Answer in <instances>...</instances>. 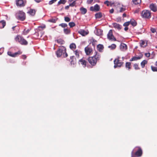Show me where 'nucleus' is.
I'll return each mask as SVG.
<instances>
[{
  "label": "nucleus",
  "instance_id": "obj_27",
  "mask_svg": "<svg viewBox=\"0 0 157 157\" xmlns=\"http://www.w3.org/2000/svg\"><path fill=\"white\" fill-rule=\"evenodd\" d=\"M130 21V24H131L133 26H135L137 25V22L136 21L133 19H131Z\"/></svg>",
  "mask_w": 157,
  "mask_h": 157
},
{
  "label": "nucleus",
  "instance_id": "obj_25",
  "mask_svg": "<svg viewBox=\"0 0 157 157\" xmlns=\"http://www.w3.org/2000/svg\"><path fill=\"white\" fill-rule=\"evenodd\" d=\"M147 61L146 60H144L140 63V65L141 67L142 68H144L146 64L147 63Z\"/></svg>",
  "mask_w": 157,
  "mask_h": 157
},
{
  "label": "nucleus",
  "instance_id": "obj_55",
  "mask_svg": "<svg viewBox=\"0 0 157 157\" xmlns=\"http://www.w3.org/2000/svg\"><path fill=\"white\" fill-rule=\"evenodd\" d=\"M70 6H69V5L66 6L65 7V8L66 10H68L69 9Z\"/></svg>",
  "mask_w": 157,
  "mask_h": 157
},
{
  "label": "nucleus",
  "instance_id": "obj_59",
  "mask_svg": "<svg viewBox=\"0 0 157 157\" xmlns=\"http://www.w3.org/2000/svg\"><path fill=\"white\" fill-rule=\"evenodd\" d=\"M97 42V41L96 40H95L93 39L92 40V43H93L94 42Z\"/></svg>",
  "mask_w": 157,
  "mask_h": 157
},
{
  "label": "nucleus",
  "instance_id": "obj_21",
  "mask_svg": "<svg viewBox=\"0 0 157 157\" xmlns=\"http://www.w3.org/2000/svg\"><path fill=\"white\" fill-rule=\"evenodd\" d=\"M97 48L98 50L100 52H102L104 48L103 45L99 44L97 45Z\"/></svg>",
  "mask_w": 157,
  "mask_h": 157
},
{
  "label": "nucleus",
  "instance_id": "obj_63",
  "mask_svg": "<svg viewBox=\"0 0 157 157\" xmlns=\"http://www.w3.org/2000/svg\"><path fill=\"white\" fill-rule=\"evenodd\" d=\"M1 49H0V51H1ZM2 54V53H0V55H1Z\"/></svg>",
  "mask_w": 157,
  "mask_h": 157
},
{
  "label": "nucleus",
  "instance_id": "obj_11",
  "mask_svg": "<svg viewBox=\"0 0 157 157\" xmlns=\"http://www.w3.org/2000/svg\"><path fill=\"white\" fill-rule=\"evenodd\" d=\"M84 50L86 54L87 55H90L93 51L92 48L88 46L86 47L85 48Z\"/></svg>",
  "mask_w": 157,
  "mask_h": 157
},
{
  "label": "nucleus",
  "instance_id": "obj_60",
  "mask_svg": "<svg viewBox=\"0 0 157 157\" xmlns=\"http://www.w3.org/2000/svg\"><path fill=\"white\" fill-rule=\"evenodd\" d=\"M17 27V26H13V27H12V29H13V31H14V30H15V29H14L15 28V27Z\"/></svg>",
  "mask_w": 157,
  "mask_h": 157
},
{
  "label": "nucleus",
  "instance_id": "obj_13",
  "mask_svg": "<svg viewBox=\"0 0 157 157\" xmlns=\"http://www.w3.org/2000/svg\"><path fill=\"white\" fill-rule=\"evenodd\" d=\"M149 8L150 9L154 12L157 11V6L155 4L152 3L149 6Z\"/></svg>",
  "mask_w": 157,
  "mask_h": 157
},
{
  "label": "nucleus",
  "instance_id": "obj_30",
  "mask_svg": "<svg viewBox=\"0 0 157 157\" xmlns=\"http://www.w3.org/2000/svg\"><path fill=\"white\" fill-rule=\"evenodd\" d=\"M6 25V22L5 21L3 20L0 21V25L2 26V28H3Z\"/></svg>",
  "mask_w": 157,
  "mask_h": 157
},
{
  "label": "nucleus",
  "instance_id": "obj_32",
  "mask_svg": "<svg viewBox=\"0 0 157 157\" xmlns=\"http://www.w3.org/2000/svg\"><path fill=\"white\" fill-rule=\"evenodd\" d=\"M102 31L100 29H97V33L96 34L97 35L100 36L102 35Z\"/></svg>",
  "mask_w": 157,
  "mask_h": 157
},
{
  "label": "nucleus",
  "instance_id": "obj_22",
  "mask_svg": "<svg viewBox=\"0 0 157 157\" xmlns=\"http://www.w3.org/2000/svg\"><path fill=\"white\" fill-rule=\"evenodd\" d=\"M142 56H134L131 59L129 60V61L130 62H132L134 61H136L137 60L141 59L142 58Z\"/></svg>",
  "mask_w": 157,
  "mask_h": 157
},
{
  "label": "nucleus",
  "instance_id": "obj_37",
  "mask_svg": "<svg viewBox=\"0 0 157 157\" xmlns=\"http://www.w3.org/2000/svg\"><path fill=\"white\" fill-rule=\"evenodd\" d=\"M116 47V45L114 44H112L111 45L109 46L108 48H110L111 49L113 50L115 49Z\"/></svg>",
  "mask_w": 157,
  "mask_h": 157
},
{
  "label": "nucleus",
  "instance_id": "obj_17",
  "mask_svg": "<svg viewBox=\"0 0 157 157\" xmlns=\"http://www.w3.org/2000/svg\"><path fill=\"white\" fill-rule=\"evenodd\" d=\"M113 25L114 28L120 30L121 28V26L117 23H115L113 24Z\"/></svg>",
  "mask_w": 157,
  "mask_h": 157
},
{
  "label": "nucleus",
  "instance_id": "obj_4",
  "mask_svg": "<svg viewBox=\"0 0 157 157\" xmlns=\"http://www.w3.org/2000/svg\"><path fill=\"white\" fill-rule=\"evenodd\" d=\"M141 16L143 18L149 19L151 17V13L150 11L144 10L141 13Z\"/></svg>",
  "mask_w": 157,
  "mask_h": 157
},
{
  "label": "nucleus",
  "instance_id": "obj_18",
  "mask_svg": "<svg viewBox=\"0 0 157 157\" xmlns=\"http://www.w3.org/2000/svg\"><path fill=\"white\" fill-rule=\"evenodd\" d=\"M36 10L34 9H30L28 12V13L31 15L34 16L36 13Z\"/></svg>",
  "mask_w": 157,
  "mask_h": 157
},
{
  "label": "nucleus",
  "instance_id": "obj_9",
  "mask_svg": "<svg viewBox=\"0 0 157 157\" xmlns=\"http://www.w3.org/2000/svg\"><path fill=\"white\" fill-rule=\"evenodd\" d=\"M107 38L109 40H111L114 41H116V39L114 37L113 35V32L112 30H110L109 31L107 34Z\"/></svg>",
  "mask_w": 157,
  "mask_h": 157
},
{
  "label": "nucleus",
  "instance_id": "obj_35",
  "mask_svg": "<svg viewBox=\"0 0 157 157\" xmlns=\"http://www.w3.org/2000/svg\"><path fill=\"white\" fill-rule=\"evenodd\" d=\"M133 67L134 69L136 70H140V68L139 66V65L137 63H135L133 65Z\"/></svg>",
  "mask_w": 157,
  "mask_h": 157
},
{
  "label": "nucleus",
  "instance_id": "obj_12",
  "mask_svg": "<svg viewBox=\"0 0 157 157\" xmlns=\"http://www.w3.org/2000/svg\"><path fill=\"white\" fill-rule=\"evenodd\" d=\"M79 64H81L83 67H86V65L88 63L86 61L85 58H82L79 60L78 61Z\"/></svg>",
  "mask_w": 157,
  "mask_h": 157
},
{
  "label": "nucleus",
  "instance_id": "obj_10",
  "mask_svg": "<svg viewBox=\"0 0 157 157\" xmlns=\"http://www.w3.org/2000/svg\"><path fill=\"white\" fill-rule=\"evenodd\" d=\"M26 3V2H24L23 0H16V5L20 7L24 6H25Z\"/></svg>",
  "mask_w": 157,
  "mask_h": 157
},
{
  "label": "nucleus",
  "instance_id": "obj_8",
  "mask_svg": "<svg viewBox=\"0 0 157 157\" xmlns=\"http://www.w3.org/2000/svg\"><path fill=\"white\" fill-rule=\"evenodd\" d=\"M65 52L66 49H64V48H60L56 52V54L58 57H60L62 55H63V53Z\"/></svg>",
  "mask_w": 157,
  "mask_h": 157
},
{
  "label": "nucleus",
  "instance_id": "obj_26",
  "mask_svg": "<svg viewBox=\"0 0 157 157\" xmlns=\"http://www.w3.org/2000/svg\"><path fill=\"white\" fill-rule=\"evenodd\" d=\"M80 10L82 14H84L87 12V10L83 7L80 8Z\"/></svg>",
  "mask_w": 157,
  "mask_h": 157
},
{
  "label": "nucleus",
  "instance_id": "obj_43",
  "mask_svg": "<svg viewBox=\"0 0 157 157\" xmlns=\"http://www.w3.org/2000/svg\"><path fill=\"white\" fill-rule=\"evenodd\" d=\"M76 4V1H73L72 3H71L69 4V6L71 7H74L75 6Z\"/></svg>",
  "mask_w": 157,
  "mask_h": 157
},
{
  "label": "nucleus",
  "instance_id": "obj_5",
  "mask_svg": "<svg viewBox=\"0 0 157 157\" xmlns=\"http://www.w3.org/2000/svg\"><path fill=\"white\" fill-rule=\"evenodd\" d=\"M19 19L21 21H24L25 19V13L21 11H19L17 13Z\"/></svg>",
  "mask_w": 157,
  "mask_h": 157
},
{
  "label": "nucleus",
  "instance_id": "obj_39",
  "mask_svg": "<svg viewBox=\"0 0 157 157\" xmlns=\"http://www.w3.org/2000/svg\"><path fill=\"white\" fill-rule=\"evenodd\" d=\"M56 20L55 19L52 18L48 20V21L49 22L55 23L56 22Z\"/></svg>",
  "mask_w": 157,
  "mask_h": 157
},
{
  "label": "nucleus",
  "instance_id": "obj_28",
  "mask_svg": "<svg viewBox=\"0 0 157 157\" xmlns=\"http://www.w3.org/2000/svg\"><path fill=\"white\" fill-rule=\"evenodd\" d=\"M102 17V13L101 12H99L95 14V17L96 18H100Z\"/></svg>",
  "mask_w": 157,
  "mask_h": 157
},
{
  "label": "nucleus",
  "instance_id": "obj_54",
  "mask_svg": "<svg viewBox=\"0 0 157 157\" xmlns=\"http://www.w3.org/2000/svg\"><path fill=\"white\" fill-rule=\"evenodd\" d=\"M114 12V9H112L110 10L109 13H113Z\"/></svg>",
  "mask_w": 157,
  "mask_h": 157
},
{
  "label": "nucleus",
  "instance_id": "obj_64",
  "mask_svg": "<svg viewBox=\"0 0 157 157\" xmlns=\"http://www.w3.org/2000/svg\"><path fill=\"white\" fill-rule=\"evenodd\" d=\"M156 48H157V46L156 47Z\"/></svg>",
  "mask_w": 157,
  "mask_h": 157
},
{
  "label": "nucleus",
  "instance_id": "obj_24",
  "mask_svg": "<svg viewBox=\"0 0 157 157\" xmlns=\"http://www.w3.org/2000/svg\"><path fill=\"white\" fill-rule=\"evenodd\" d=\"M70 59L71 60V64H74L75 63H76V59L75 56H72L70 57Z\"/></svg>",
  "mask_w": 157,
  "mask_h": 157
},
{
  "label": "nucleus",
  "instance_id": "obj_1",
  "mask_svg": "<svg viewBox=\"0 0 157 157\" xmlns=\"http://www.w3.org/2000/svg\"><path fill=\"white\" fill-rule=\"evenodd\" d=\"M95 55L93 56H90L87 60L89 63L92 66H95L98 62L100 59L101 56L99 53L96 51Z\"/></svg>",
  "mask_w": 157,
  "mask_h": 157
},
{
  "label": "nucleus",
  "instance_id": "obj_23",
  "mask_svg": "<svg viewBox=\"0 0 157 157\" xmlns=\"http://www.w3.org/2000/svg\"><path fill=\"white\" fill-rule=\"evenodd\" d=\"M141 2V0H132V2L133 4L137 5L140 4Z\"/></svg>",
  "mask_w": 157,
  "mask_h": 157
},
{
  "label": "nucleus",
  "instance_id": "obj_62",
  "mask_svg": "<svg viewBox=\"0 0 157 157\" xmlns=\"http://www.w3.org/2000/svg\"><path fill=\"white\" fill-rule=\"evenodd\" d=\"M137 12V10H136L135 11V13H136Z\"/></svg>",
  "mask_w": 157,
  "mask_h": 157
},
{
  "label": "nucleus",
  "instance_id": "obj_58",
  "mask_svg": "<svg viewBox=\"0 0 157 157\" xmlns=\"http://www.w3.org/2000/svg\"><path fill=\"white\" fill-rule=\"evenodd\" d=\"M35 2H36L37 3H39L41 1L40 0H35Z\"/></svg>",
  "mask_w": 157,
  "mask_h": 157
},
{
  "label": "nucleus",
  "instance_id": "obj_44",
  "mask_svg": "<svg viewBox=\"0 0 157 157\" xmlns=\"http://www.w3.org/2000/svg\"><path fill=\"white\" fill-rule=\"evenodd\" d=\"M151 70L153 71H157V67H154L153 66H151Z\"/></svg>",
  "mask_w": 157,
  "mask_h": 157
},
{
  "label": "nucleus",
  "instance_id": "obj_6",
  "mask_svg": "<svg viewBox=\"0 0 157 157\" xmlns=\"http://www.w3.org/2000/svg\"><path fill=\"white\" fill-rule=\"evenodd\" d=\"M114 67L116 68L117 67H121L124 63L123 62H120V60L118 59H115L114 61Z\"/></svg>",
  "mask_w": 157,
  "mask_h": 157
},
{
  "label": "nucleus",
  "instance_id": "obj_2",
  "mask_svg": "<svg viewBox=\"0 0 157 157\" xmlns=\"http://www.w3.org/2000/svg\"><path fill=\"white\" fill-rule=\"evenodd\" d=\"M143 151L140 147H135L131 152V157H140L142 156Z\"/></svg>",
  "mask_w": 157,
  "mask_h": 157
},
{
  "label": "nucleus",
  "instance_id": "obj_38",
  "mask_svg": "<svg viewBox=\"0 0 157 157\" xmlns=\"http://www.w3.org/2000/svg\"><path fill=\"white\" fill-rule=\"evenodd\" d=\"M30 31V29L26 30V29H25L23 32L22 34L24 35H26L29 33Z\"/></svg>",
  "mask_w": 157,
  "mask_h": 157
},
{
  "label": "nucleus",
  "instance_id": "obj_52",
  "mask_svg": "<svg viewBox=\"0 0 157 157\" xmlns=\"http://www.w3.org/2000/svg\"><path fill=\"white\" fill-rule=\"evenodd\" d=\"M93 1V0H87V2L88 4H91Z\"/></svg>",
  "mask_w": 157,
  "mask_h": 157
},
{
  "label": "nucleus",
  "instance_id": "obj_40",
  "mask_svg": "<svg viewBox=\"0 0 157 157\" xmlns=\"http://www.w3.org/2000/svg\"><path fill=\"white\" fill-rule=\"evenodd\" d=\"M68 25L71 28H72L75 26V24L74 22H70L69 23Z\"/></svg>",
  "mask_w": 157,
  "mask_h": 157
},
{
  "label": "nucleus",
  "instance_id": "obj_56",
  "mask_svg": "<svg viewBox=\"0 0 157 157\" xmlns=\"http://www.w3.org/2000/svg\"><path fill=\"white\" fill-rule=\"evenodd\" d=\"M125 27L124 28V30L126 31L128 29V28L127 27L125 26Z\"/></svg>",
  "mask_w": 157,
  "mask_h": 157
},
{
  "label": "nucleus",
  "instance_id": "obj_46",
  "mask_svg": "<svg viewBox=\"0 0 157 157\" xmlns=\"http://www.w3.org/2000/svg\"><path fill=\"white\" fill-rule=\"evenodd\" d=\"M126 10V8H125L124 7H121L120 8V10H119V12L120 13L123 12L125 11Z\"/></svg>",
  "mask_w": 157,
  "mask_h": 157
},
{
  "label": "nucleus",
  "instance_id": "obj_15",
  "mask_svg": "<svg viewBox=\"0 0 157 157\" xmlns=\"http://www.w3.org/2000/svg\"><path fill=\"white\" fill-rule=\"evenodd\" d=\"M78 33L82 36H85L88 34V33L83 29H80L78 31Z\"/></svg>",
  "mask_w": 157,
  "mask_h": 157
},
{
  "label": "nucleus",
  "instance_id": "obj_29",
  "mask_svg": "<svg viewBox=\"0 0 157 157\" xmlns=\"http://www.w3.org/2000/svg\"><path fill=\"white\" fill-rule=\"evenodd\" d=\"M104 4L106 5L107 6H112L113 4V3H112L111 2L106 0L104 2Z\"/></svg>",
  "mask_w": 157,
  "mask_h": 157
},
{
  "label": "nucleus",
  "instance_id": "obj_34",
  "mask_svg": "<svg viewBox=\"0 0 157 157\" xmlns=\"http://www.w3.org/2000/svg\"><path fill=\"white\" fill-rule=\"evenodd\" d=\"M70 48L72 50L75 49L76 48V45L74 43H72L70 45Z\"/></svg>",
  "mask_w": 157,
  "mask_h": 157
},
{
  "label": "nucleus",
  "instance_id": "obj_47",
  "mask_svg": "<svg viewBox=\"0 0 157 157\" xmlns=\"http://www.w3.org/2000/svg\"><path fill=\"white\" fill-rule=\"evenodd\" d=\"M130 24V21H127V22H125L123 26H124L127 27Z\"/></svg>",
  "mask_w": 157,
  "mask_h": 157
},
{
  "label": "nucleus",
  "instance_id": "obj_51",
  "mask_svg": "<svg viewBox=\"0 0 157 157\" xmlns=\"http://www.w3.org/2000/svg\"><path fill=\"white\" fill-rule=\"evenodd\" d=\"M63 56L64 57H66L68 55L67 53H66V52L65 53H63Z\"/></svg>",
  "mask_w": 157,
  "mask_h": 157
},
{
  "label": "nucleus",
  "instance_id": "obj_16",
  "mask_svg": "<svg viewBox=\"0 0 157 157\" xmlns=\"http://www.w3.org/2000/svg\"><path fill=\"white\" fill-rule=\"evenodd\" d=\"M74 52L76 57L78 58L79 57V54H82V52L80 50H78V49L74 51Z\"/></svg>",
  "mask_w": 157,
  "mask_h": 157
},
{
  "label": "nucleus",
  "instance_id": "obj_14",
  "mask_svg": "<svg viewBox=\"0 0 157 157\" xmlns=\"http://www.w3.org/2000/svg\"><path fill=\"white\" fill-rule=\"evenodd\" d=\"M99 6L97 4H96L94 7L91 6L90 8V10L91 11H98L99 10Z\"/></svg>",
  "mask_w": 157,
  "mask_h": 157
},
{
  "label": "nucleus",
  "instance_id": "obj_41",
  "mask_svg": "<svg viewBox=\"0 0 157 157\" xmlns=\"http://www.w3.org/2000/svg\"><path fill=\"white\" fill-rule=\"evenodd\" d=\"M57 42L59 44H64V41L61 39L57 40Z\"/></svg>",
  "mask_w": 157,
  "mask_h": 157
},
{
  "label": "nucleus",
  "instance_id": "obj_53",
  "mask_svg": "<svg viewBox=\"0 0 157 157\" xmlns=\"http://www.w3.org/2000/svg\"><path fill=\"white\" fill-rule=\"evenodd\" d=\"M21 58L23 59H25L26 58V56L25 55H23L21 56Z\"/></svg>",
  "mask_w": 157,
  "mask_h": 157
},
{
  "label": "nucleus",
  "instance_id": "obj_36",
  "mask_svg": "<svg viewBox=\"0 0 157 157\" xmlns=\"http://www.w3.org/2000/svg\"><path fill=\"white\" fill-rule=\"evenodd\" d=\"M141 43H140V45L141 47H145L146 46H147V44L146 43V44H145V42L143 40H141Z\"/></svg>",
  "mask_w": 157,
  "mask_h": 157
},
{
  "label": "nucleus",
  "instance_id": "obj_57",
  "mask_svg": "<svg viewBox=\"0 0 157 157\" xmlns=\"http://www.w3.org/2000/svg\"><path fill=\"white\" fill-rule=\"evenodd\" d=\"M126 14L125 13H124L123 14V17H126Z\"/></svg>",
  "mask_w": 157,
  "mask_h": 157
},
{
  "label": "nucleus",
  "instance_id": "obj_48",
  "mask_svg": "<svg viewBox=\"0 0 157 157\" xmlns=\"http://www.w3.org/2000/svg\"><path fill=\"white\" fill-rule=\"evenodd\" d=\"M57 0H51L49 2V4L50 5L52 4L53 3L56 2Z\"/></svg>",
  "mask_w": 157,
  "mask_h": 157
},
{
  "label": "nucleus",
  "instance_id": "obj_49",
  "mask_svg": "<svg viewBox=\"0 0 157 157\" xmlns=\"http://www.w3.org/2000/svg\"><path fill=\"white\" fill-rule=\"evenodd\" d=\"M151 32L153 33H155L156 31V29L155 28H153L151 29Z\"/></svg>",
  "mask_w": 157,
  "mask_h": 157
},
{
  "label": "nucleus",
  "instance_id": "obj_50",
  "mask_svg": "<svg viewBox=\"0 0 157 157\" xmlns=\"http://www.w3.org/2000/svg\"><path fill=\"white\" fill-rule=\"evenodd\" d=\"M145 56L147 57H149L150 56V53H146L145 54Z\"/></svg>",
  "mask_w": 157,
  "mask_h": 157
},
{
  "label": "nucleus",
  "instance_id": "obj_7",
  "mask_svg": "<svg viewBox=\"0 0 157 157\" xmlns=\"http://www.w3.org/2000/svg\"><path fill=\"white\" fill-rule=\"evenodd\" d=\"M22 53V52L20 51H18L17 52L13 53L12 52L10 51L8 52L7 54L9 56L13 57H15L20 55Z\"/></svg>",
  "mask_w": 157,
  "mask_h": 157
},
{
  "label": "nucleus",
  "instance_id": "obj_19",
  "mask_svg": "<svg viewBox=\"0 0 157 157\" xmlns=\"http://www.w3.org/2000/svg\"><path fill=\"white\" fill-rule=\"evenodd\" d=\"M131 63L129 62H127L125 63V67L129 70L131 69L132 66L131 65Z\"/></svg>",
  "mask_w": 157,
  "mask_h": 157
},
{
  "label": "nucleus",
  "instance_id": "obj_42",
  "mask_svg": "<svg viewBox=\"0 0 157 157\" xmlns=\"http://www.w3.org/2000/svg\"><path fill=\"white\" fill-rule=\"evenodd\" d=\"M59 26H60L62 28H64L67 26V25L66 23H61L59 25Z\"/></svg>",
  "mask_w": 157,
  "mask_h": 157
},
{
  "label": "nucleus",
  "instance_id": "obj_45",
  "mask_svg": "<svg viewBox=\"0 0 157 157\" xmlns=\"http://www.w3.org/2000/svg\"><path fill=\"white\" fill-rule=\"evenodd\" d=\"M64 20L66 22H69L70 21L71 19L68 17H64Z\"/></svg>",
  "mask_w": 157,
  "mask_h": 157
},
{
  "label": "nucleus",
  "instance_id": "obj_3",
  "mask_svg": "<svg viewBox=\"0 0 157 157\" xmlns=\"http://www.w3.org/2000/svg\"><path fill=\"white\" fill-rule=\"evenodd\" d=\"M15 40L16 42L22 45H26L28 44V42L23 37L19 35L16 36Z\"/></svg>",
  "mask_w": 157,
  "mask_h": 157
},
{
  "label": "nucleus",
  "instance_id": "obj_31",
  "mask_svg": "<svg viewBox=\"0 0 157 157\" xmlns=\"http://www.w3.org/2000/svg\"><path fill=\"white\" fill-rule=\"evenodd\" d=\"M64 33L66 34H68L70 33L71 30L68 29H63Z\"/></svg>",
  "mask_w": 157,
  "mask_h": 157
},
{
  "label": "nucleus",
  "instance_id": "obj_33",
  "mask_svg": "<svg viewBox=\"0 0 157 157\" xmlns=\"http://www.w3.org/2000/svg\"><path fill=\"white\" fill-rule=\"evenodd\" d=\"M66 2V0H60V1L58 2L57 5H59L61 4H64Z\"/></svg>",
  "mask_w": 157,
  "mask_h": 157
},
{
  "label": "nucleus",
  "instance_id": "obj_20",
  "mask_svg": "<svg viewBox=\"0 0 157 157\" xmlns=\"http://www.w3.org/2000/svg\"><path fill=\"white\" fill-rule=\"evenodd\" d=\"M120 48L121 49L122 51L125 50L127 48V45L124 43L121 44Z\"/></svg>",
  "mask_w": 157,
  "mask_h": 157
},
{
  "label": "nucleus",
  "instance_id": "obj_61",
  "mask_svg": "<svg viewBox=\"0 0 157 157\" xmlns=\"http://www.w3.org/2000/svg\"><path fill=\"white\" fill-rule=\"evenodd\" d=\"M155 65L157 67V61L155 63Z\"/></svg>",
  "mask_w": 157,
  "mask_h": 157
}]
</instances>
